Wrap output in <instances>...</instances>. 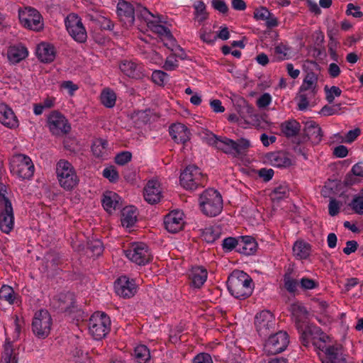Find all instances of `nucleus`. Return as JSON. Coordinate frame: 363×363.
Segmentation results:
<instances>
[{
    "label": "nucleus",
    "mask_w": 363,
    "mask_h": 363,
    "mask_svg": "<svg viewBox=\"0 0 363 363\" xmlns=\"http://www.w3.org/2000/svg\"><path fill=\"white\" fill-rule=\"evenodd\" d=\"M74 361L76 363H91L90 358L86 352L80 348H75L72 352Z\"/></svg>",
    "instance_id": "obj_46"
},
{
    "label": "nucleus",
    "mask_w": 363,
    "mask_h": 363,
    "mask_svg": "<svg viewBox=\"0 0 363 363\" xmlns=\"http://www.w3.org/2000/svg\"><path fill=\"white\" fill-rule=\"evenodd\" d=\"M193 363H213V360L209 354L200 353L194 358Z\"/></svg>",
    "instance_id": "obj_64"
},
{
    "label": "nucleus",
    "mask_w": 363,
    "mask_h": 363,
    "mask_svg": "<svg viewBox=\"0 0 363 363\" xmlns=\"http://www.w3.org/2000/svg\"><path fill=\"white\" fill-rule=\"evenodd\" d=\"M311 247L310 244L303 241L297 240L293 246V254L297 259H306L311 255Z\"/></svg>",
    "instance_id": "obj_31"
},
{
    "label": "nucleus",
    "mask_w": 363,
    "mask_h": 363,
    "mask_svg": "<svg viewBox=\"0 0 363 363\" xmlns=\"http://www.w3.org/2000/svg\"><path fill=\"white\" fill-rule=\"evenodd\" d=\"M88 328L89 334L95 340H101L110 331L111 320L106 313L96 312L89 320Z\"/></svg>",
    "instance_id": "obj_7"
},
{
    "label": "nucleus",
    "mask_w": 363,
    "mask_h": 363,
    "mask_svg": "<svg viewBox=\"0 0 363 363\" xmlns=\"http://www.w3.org/2000/svg\"><path fill=\"white\" fill-rule=\"evenodd\" d=\"M318 74L313 72H308L304 77L299 88L300 92H308L315 95L318 92Z\"/></svg>",
    "instance_id": "obj_27"
},
{
    "label": "nucleus",
    "mask_w": 363,
    "mask_h": 363,
    "mask_svg": "<svg viewBox=\"0 0 363 363\" xmlns=\"http://www.w3.org/2000/svg\"><path fill=\"white\" fill-rule=\"evenodd\" d=\"M0 298L12 304L16 299V295L12 287L3 285L0 289Z\"/></svg>",
    "instance_id": "obj_44"
},
{
    "label": "nucleus",
    "mask_w": 363,
    "mask_h": 363,
    "mask_svg": "<svg viewBox=\"0 0 363 363\" xmlns=\"http://www.w3.org/2000/svg\"><path fill=\"white\" fill-rule=\"evenodd\" d=\"M140 17L146 23L147 28L152 31L154 28L162 22L161 18L159 16H155L146 8L140 10Z\"/></svg>",
    "instance_id": "obj_35"
},
{
    "label": "nucleus",
    "mask_w": 363,
    "mask_h": 363,
    "mask_svg": "<svg viewBox=\"0 0 363 363\" xmlns=\"http://www.w3.org/2000/svg\"><path fill=\"white\" fill-rule=\"evenodd\" d=\"M164 224L167 231L176 233L181 230L184 224V214L179 211H174L167 214L164 219Z\"/></svg>",
    "instance_id": "obj_18"
},
{
    "label": "nucleus",
    "mask_w": 363,
    "mask_h": 363,
    "mask_svg": "<svg viewBox=\"0 0 363 363\" xmlns=\"http://www.w3.org/2000/svg\"><path fill=\"white\" fill-rule=\"evenodd\" d=\"M13 224L14 217L11 203L4 195L0 196V230L9 233L13 229Z\"/></svg>",
    "instance_id": "obj_14"
},
{
    "label": "nucleus",
    "mask_w": 363,
    "mask_h": 363,
    "mask_svg": "<svg viewBox=\"0 0 363 363\" xmlns=\"http://www.w3.org/2000/svg\"><path fill=\"white\" fill-rule=\"evenodd\" d=\"M291 312L296 325L301 333L300 339L305 347L313 345L322 363H346L341 348L338 346L327 345L328 337L321 330L312 325H306L308 318L306 308L297 303L291 306Z\"/></svg>",
    "instance_id": "obj_1"
},
{
    "label": "nucleus",
    "mask_w": 363,
    "mask_h": 363,
    "mask_svg": "<svg viewBox=\"0 0 363 363\" xmlns=\"http://www.w3.org/2000/svg\"><path fill=\"white\" fill-rule=\"evenodd\" d=\"M289 343L286 332L279 331L271 335L264 345V352L267 355H274L284 351Z\"/></svg>",
    "instance_id": "obj_12"
},
{
    "label": "nucleus",
    "mask_w": 363,
    "mask_h": 363,
    "mask_svg": "<svg viewBox=\"0 0 363 363\" xmlns=\"http://www.w3.org/2000/svg\"><path fill=\"white\" fill-rule=\"evenodd\" d=\"M206 135V141L208 145L234 157L243 154L250 146V142L245 138L235 141L225 137H217L211 132L207 133Z\"/></svg>",
    "instance_id": "obj_2"
},
{
    "label": "nucleus",
    "mask_w": 363,
    "mask_h": 363,
    "mask_svg": "<svg viewBox=\"0 0 363 363\" xmlns=\"http://www.w3.org/2000/svg\"><path fill=\"white\" fill-rule=\"evenodd\" d=\"M255 325L260 336H266L275 328V317L270 311H262L256 315Z\"/></svg>",
    "instance_id": "obj_15"
},
{
    "label": "nucleus",
    "mask_w": 363,
    "mask_h": 363,
    "mask_svg": "<svg viewBox=\"0 0 363 363\" xmlns=\"http://www.w3.org/2000/svg\"><path fill=\"white\" fill-rule=\"evenodd\" d=\"M345 108L342 107L341 104H336L332 106H325L320 110V113L325 116L333 115H340L344 112Z\"/></svg>",
    "instance_id": "obj_43"
},
{
    "label": "nucleus",
    "mask_w": 363,
    "mask_h": 363,
    "mask_svg": "<svg viewBox=\"0 0 363 363\" xmlns=\"http://www.w3.org/2000/svg\"><path fill=\"white\" fill-rule=\"evenodd\" d=\"M137 211L133 206H126L123 208L121 213V223L122 225L126 228L132 227L137 220Z\"/></svg>",
    "instance_id": "obj_32"
},
{
    "label": "nucleus",
    "mask_w": 363,
    "mask_h": 363,
    "mask_svg": "<svg viewBox=\"0 0 363 363\" xmlns=\"http://www.w3.org/2000/svg\"><path fill=\"white\" fill-rule=\"evenodd\" d=\"M140 69L141 67L133 61L123 60L120 65L121 72L132 78L140 77Z\"/></svg>",
    "instance_id": "obj_33"
},
{
    "label": "nucleus",
    "mask_w": 363,
    "mask_h": 363,
    "mask_svg": "<svg viewBox=\"0 0 363 363\" xmlns=\"http://www.w3.org/2000/svg\"><path fill=\"white\" fill-rule=\"evenodd\" d=\"M75 299L74 294L63 292L59 294L53 299V304L61 311H68L74 307Z\"/></svg>",
    "instance_id": "obj_22"
},
{
    "label": "nucleus",
    "mask_w": 363,
    "mask_h": 363,
    "mask_svg": "<svg viewBox=\"0 0 363 363\" xmlns=\"http://www.w3.org/2000/svg\"><path fill=\"white\" fill-rule=\"evenodd\" d=\"M107 141L103 139H96L91 145L93 154L96 157H103L106 152Z\"/></svg>",
    "instance_id": "obj_41"
},
{
    "label": "nucleus",
    "mask_w": 363,
    "mask_h": 363,
    "mask_svg": "<svg viewBox=\"0 0 363 363\" xmlns=\"http://www.w3.org/2000/svg\"><path fill=\"white\" fill-rule=\"evenodd\" d=\"M272 102V96L268 93H264L257 100V106L260 108H264L269 106Z\"/></svg>",
    "instance_id": "obj_60"
},
{
    "label": "nucleus",
    "mask_w": 363,
    "mask_h": 363,
    "mask_svg": "<svg viewBox=\"0 0 363 363\" xmlns=\"http://www.w3.org/2000/svg\"><path fill=\"white\" fill-rule=\"evenodd\" d=\"M267 162L273 167L286 168L292 164L289 155L284 151L272 152L267 154Z\"/></svg>",
    "instance_id": "obj_21"
},
{
    "label": "nucleus",
    "mask_w": 363,
    "mask_h": 363,
    "mask_svg": "<svg viewBox=\"0 0 363 363\" xmlns=\"http://www.w3.org/2000/svg\"><path fill=\"white\" fill-rule=\"evenodd\" d=\"M227 286L230 294L238 299L249 297L254 288L252 278L242 271H234L228 277Z\"/></svg>",
    "instance_id": "obj_3"
},
{
    "label": "nucleus",
    "mask_w": 363,
    "mask_h": 363,
    "mask_svg": "<svg viewBox=\"0 0 363 363\" xmlns=\"http://www.w3.org/2000/svg\"><path fill=\"white\" fill-rule=\"evenodd\" d=\"M169 134L174 142L184 144L190 140V131L182 123H175L169 127Z\"/></svg>",
    "instance_id": "obj_23"
},
{
    "label": "nucleus",
    "mask_w": 363,
    "mask_h": 363,
    "mask_svg": "<svg viewBox=\"0 0 363 363\" xmlns=\"http://www.w3.org/2000/svg\"><path fill=\"white\" fill-rule=\"evenodd\" d=\"M206 182V176L195 165L186 167L180 175V184L187 190H194L199 186H203Z\"/></svg>",
    "instance_id": "obj_8"
},
{
    "label": "nucleus",
    "mask_w": 363,
    "mask_h": 363,
    "mask_svg": "<svg viewBox=\"0 0 363 363\" xmlns=\"http://www.w3.org/2000/svg\"><path fill=\"white\" fill-rule=\"evenodd\" d=\"M133 357L137 363H147L150 359V352L147 346L140 345L135 347Z\"/></svg>",
    "instance_id": "obj_39"
},
{
    "label": "nucleus",
    "mask_w": 363,
    "mask_h": 363,
    "mask_svg": "<svg viewBox=\"0 0 363 363\" xmlns=\"http://www.w3.org/2000/svg\"><path fill=\"white\" fill-rule=\"evenodd\" d=\"M220 235L221 229L219 226H209L203 230L202 238L206 242L211 243L218 239Z\"/></svg>",
    "instance_id": "obj_38"
},
{
    "label": "nucleus",
    "mask_w": 363,
    "mask_h": 363,
    "mask_svg": "<svg viewBox=\"0 0 363 363\" xmlns=\"http://www.w3.org/2000/svg\"><path fill=\"white\" fill-rule=\"evenodd\" d=\"M102 205L108 213H111L121 207V198L113 191H106L104 194Z\"/></svg>",
    "instance_id": "obj_26"
},
{
    "label": "nucleus",
    "mask_w": 363,
    "mask_h": 363,
    "mask_svg": "<svg viewBox=\"0 0 363 363\" xmlns=\"http://www.w3.org/2000/svg\"><path fill=\"white\" fill-rule=\"evenodd\" d=\"M346 14L348 16H352L354 18H361L363 16V13L360 11V8L352 3L347 4Z\"/></svg>",
    "instance_id": "obj_59"
},
{
    "label": "nucleus",
    "mask_w": 363,
    "mask_h": 363,
    "mask_svg": "<svg viewBox=\"0 0 363 363\" xmlns=\"http://www.w3.org/2000/svg\"><path fill=\"white\" fill-rule=\"evenodd\" d=\"M289 48L283 44H279L274 48V54L279 61H282L289 58Z\"/></svg>",
    "instance_id": "obj_50"
},
{
    "label": "nucleus",
    "mask_w": 363,
    "mask_h": 363,
    "mask_svg": "<svg viewBox=\"0 0 363 363\" xmlns=\"http://www.w3.org/2000/svg\"><path fill=\"white\" fill-rule=\"evenodd\" d=\"M133 118H135L141 123H147L150 121V110L135 111Z\"/></svg>",
    "instance_id": "obj_56"
},
{
    "label": "nucleus",
    "mask_w": 363,
    "mask_h": 363,
    "mask_svg": "<svg viewBox=\"0 0 363 363\" xmlns=\"http://www.w3.org/2000/svg\"><path fill=\"white\" fill-rule=\"evenodd\" d=\"M10 167L11 173L22 179H29L34 174V164L26 155H13L10 160Z\"/></svg>",
    "instance_id": "obj_6"
},
{
    "label": "nucleus",
    "mask_w": 363,
    "mask_h": 363,
    "mask_svg": "<svg viewBox=\"0 0 363 363\" xmlns=\"http://www.w3.org/2000/svg\"><path fill=\"white\" fill-rule=\"evenodd\" d=\"M88 249L92 252L94 256H99L104 250L103 244L99 240H94L88 243Z\"/></svg>",
    "instance_id": "obj_53"
},
{
    "label": "nucleus",
    "mask_w": 363,
    "mask_h": 363,
    "mask_svg": "<svg viewBox=\"0 0 363 363\" xmlns=\"http://www.w3.org/2000/svg\"><path fill=\"white\" fill-rule=\"evenodd\" d=\"M168 78L169 75L162 70H155L152 74V81L160 86L164 85L167 82Z\"/></svg>",
    "instance_id": "obj_52"
},
{
    "label": "nucleus",
    "mask_w": 363,
    "mask_h": 363,
    "mask_svg": "<svg viewBox=\"0 0 363 363\" xmlns=\"http://www.w3.org/2000/svg\"><path fill=\"white\" fill-rule=\"evenodd\" d=\"M28 52L26 47L18 45L11 46L8 50V59L11 63H18L28 56Z\"/></svg>",
    "instance_id": "obj_30"
},
{
    "label": "nucleus",
    "mask_w": 363,
    "mask_h": 363,
    "mask_svg": "<svg viewBox=\"0 0 363 363\" xmlns=\"http://www.w3.org/2000/svg\"><path fill=\"white\" fill-rule=\"evenodd\" d=\"M117 13L125 26H131L133 24L135 21L134 8L130 3L125 0H120L117 4Z\"/></svg>",
    "instance_id": "obj_19"
},
{
    "label": "nucleus",
    "mask_w": 363,
    "mask_h": 363,
    "mask_svg": "<svg viewBox=\"0 0 363 363\" xmlns=\"http://www.w3.org/2000/svg\"><path fill=\"white\" fill-rule=\"evenodd\" d=\"M1 361L3 363H17L16 356L13 354V345L8 339L6 340L3 346Z\"/></svg>",
    "instance_id": "obj_37"
},
{
    "label": "nucleus",
    "mask_w": 363,
    "mask_h": 363,
    "mask_svg": "<svg viewBox=\"0 0 363 363\" xmlns=\"http://www.w3.org/2000/svg\"><path fill=\"white\" fill-rule=\"evenodd\" d=\"M0 123L9 128L18 126V121L13 110L4 103H0Z\"/></svg>",
    "instance_id": "obj_24"
},
{
    "label": "nucleus",
    "mask_w": 363,
    "mask_h": 363,
    "mask_svg": "<svg viewBox=\"0 0 363 363\" xmlns=\"http://www.w3.org/2000/svg\"><path fill=\"white\" fill-rule=\"evenodd\" d=\"M65 26L71 37L79 43H84L87 34L81 18L74 13L69 14L65 18Z\"/></svg>",
    "instance_id": "obj_13"
},
{
    "label": "nucleus",
    "mask_w": 363,
    "mask_h": 363,
    "mask_svg": "<svg viewBox=\"0 0 363 363\" xmlns=\"http://www.w3.org/2000/svg\"><path fill=\"white\" fill-rule=\"evenodd\" d=\"M199 37L202 41L206 43H213L216 40V35L205 28H202L199 30Z\"/></svg>",
    "instance_id": "obj_54"
},
{
    "label": "nucleus",
    "mask_w": 363,
    "mask_h": 363,
    "mask_svg": "<svg viewBox=\"0 0 363 363\" xmlns=\"http://www.w3.org/2000/svg\"><path fill=\"white\" fill-rule=\"evenodd\" d=\"M195 15L199 22H202L206 18V6L203 2L199 1L195 5Z\"/></svg>",
    "instance_id": "obj_55"
},
{
    "label": "nucleus",
    "mask_w": 363,
    "mask_h": 363,
    "mask_svg": "<svg viewBox=\"0 0 363 363\" xmlns=\"http://www.w3.org/2000/svg\"><path fill=\"white\" fill-rule=\"evenodd\" d=\"M103 176L111 182H116L119 178L118 172L113 167L104 169Z\"/></svg>",
    "instance_id": "obj_58"
},
{
    "label": "nucleus",
    "mask_w": 363,
    "mask_h": 363,
    "mask_svg": "<svg viewBox=\"0 0 363 363\" xmlns=\"http://www.w3.org/2000/svg\"><path fill=\"white\" fill-rule=\"evenodd\" d=\"M281 130L287 138L294 137L300 131L301 125L296 120H289L281 124Z\"/></svg>",
    "instance_id": "obj_34"
},
{
    "label": "nucleus",
    "mask_w": 363,
    "mask_h": 363,
    "mask_svg": "<svg viewBox=\"0 0 363 363\" xmlns=\"http://www.w3.org/2000/svg\"><path fill=\"white\" fill-rule=\"evenodd\" d=\"M56 174L60 186L66 191L73 189L79 183L74 167L65 160H60L57 163Z\"/></svg>",
    "instance_id": "obj_5"
},
{
    "label": "nucleus",
    "mask_w": 363,
    "mask_h": 363,
    "mask_svg": "<svg viewBox=\"0 0 363 363\" xmlns=\"http://www.w3.org/2000/svg\"><path fill=\"white\" fill-rule=\"evenodd\" d=\"M315 95H311L308 92H300L298 96V108L300 111H305L307 109L309 101L313 98L315 97Z\"/></svg>",
    "instance_id": "obj_45"
},
{
    "label": "nucleus",
    "mask_w": 363,
    "mask_h": 363,
    "mask_svg": "<svg viewBox=\"0 0 363 363\" xmlns=\"http://www.w3.org/2000/svg\"><path fill=\"white\" fill-rule=\"evenodd\" d=\"M144 198L151 204L159 202L162 198V189L157 180L149 181L144 189Z\"/></svg>",
    "instance_id": "obj_20"
},
{
    "label": "nucleus",
    "mask_w": 363,
    "mask_h": 363,
    "mask_svg": "<svg viewBox=\"0 0 363 363\" xmlns=\"http://www.w3.org/2000/svg\"><path fill=\"white\" fill-rule=\"evenodd\" d=\"M152 32L158 34L160 36H164L167 38L170 39V40L173 38L170 30L168 28H167L166 27L160 25V23L154 28V29L152 30Z\"/></svg>",
    "instance_id": "obj_62"
},
{
    "label": "nucleus",
    "mask_w": 363,
    "mask_h": 363,
    "mask_svg": "<svg viewBox=\"0 0 363 363\" xmlns=\"http://www.w3.org/2000/svg\"><path fill=\"white\" fill-rule=\"evenodd\" d=\"M354 212L359 215H363V196H355L349 203Z\"/></svg>",
    "instance_id": "obj_49"
},
{
    "label": "nucleus",
    "mask_w": 363,
    "mask_h": 363,
    "mask_svg": "<svg viewBox=\"0 0 363 363\" xmlns=\"http://www.w3.org/2000/svg\"><path fill=\"white\" fill-rule=\"evenodd\" d=\"M257 247L255 240L251 236L239 237L238 246V252L245 255H251L254 254Z\"/></svg>",
    "instance_id": "obj_28"
},
{
    "label": "nucleus",
    "mask_w": 363,
    "mask_h": 363,
    "mask_svg": "<svg viewBox=\"0 0 363 363\" xmlns=\"http://www.w3.org/2000/svg\"><path fill=\"white\" fill-rule=\"evenodd\" d=\"M48 125L55 135H62L69 132L71 127L66 118L57 111H52L48 118Z\"/></svg>",
    "instance_id": "obj_16"
},
{
    "label": "nucleus",
    "mask_w": 363,
    "mask_h": 363,
    "mask_svg": "<svg viewBox=\"0 0 363 363\" xmlns=\"http://www.w3.org/2000/svg\"><path fill=\"white\" fill-rule=\"evenodd\" d=\"M269 13L270 11L267 8L262 6L255 9L254 17L257 20L264 21V19H267L269 16Z\"/></svg>",
    "instance_id": "obj_63"
},
{
    "label": "nucleus",
    "mask_w": 363,
    "mask_h": 363,
    "mask_svg": "<svg viewBox=\"0 0 363 363\" xmlns=\"http://www.w3.org/2000/svg\"><path fill=\"white\" fill-rule=\"evenodd\" d=\"M132 154L130 152L125 151L118 153L115 157V162L119 165H124L130 161Z\"/></svg>",
    "instance_id": "obj_57"
},
{
    "label": "nucleus",
    "mask_w": 363,
    "mask_h": 363,
    "mask_svg": "<svg viewBox=\"0 0 363 363\" xmlns=\"http://www.w3.org/2000/svg\"><path fill=\"white\" fill-rule=\"evenodd\" d=\"M100 98L101 104L106 108H113L116 104V95L113 91L109 89L103 90Z\"/></svg>",
    "instance_id": "obj_40"
},
{
    "label": "nucleus",
    "mask_w": 363,
    "mask_h": 363,
    "mask_svg": "<svg viewBox=\"0 0 363 363\" xmlns=\"http://www.w3.org/2000/svg\"><path fill=\"white\" fill-rule=\"evenodd\" d=\"M52 320L47 310L37 311L32 322V330L35 335L39 338H45L50 334Z\"/></svg>",
    "instance_id": "obj_11"
},
{
    "label": "nucleus",
    "mask_w": 363,
    "mask_h": 363,
    "mask_svg": "<svg viewBox=\"0 0 363 363\" xmlns=\"http://www.w3.org/2000/svg\"><path fill=\"white\" fill-rule=\"evenodd\" d=\"M126 257L138 265H145L152 259L149 247L144 242H133L124 250Z\"/></svg>",
    "instance_id": "obj_9"
},
{
    "label": "nucleus",
    "mask_w": 363,
    "mask_h": 363,
    "mask_svg": "<svg viewBox=\"0 0 363 363\" xmlns=\"http://www.w3.org/2000/svg\"><path fill=\"white\" fill-rule=\"evenodd\" d=\"M36 53L38 59L46 63L52 62L55 57L54 47L45 43L38 45Z\"/></svg>",
    "instance_id": "obj_29"
},
{
    "label": "nucleus",
    "mask_w": 363,
    "mask_h": 363,
    "mask_svg": "<svg viewBox=\"0 0 363 363\" xmlns=\"http://www.w3.org/2000/svg\"><path fill=\"white\" fill-rule=\"evenodd\" d=\"M324 90L326 94V100L330 104H332L334 101L335 98L340 96L342 94L341 89L336 86H333L330 88L325 86Z\"/></svg>",
    "instance_id": "obj_48"
},
{
    "label": "nucleus",
    "mask_w": 363,
    "mask_h": 363,
    "mask_svg": "<svg viewBox=\"0 0 363 363\" xmlns=\"http://www.w3.org/2000/svg\"><path fill=\"white\" fill-rule=\"evenodd\" d=\"M199 204L201 211L210 217L216 216L223 210L222 196L213 189H208L201 194Z\"/></svg>",
    "instance_id": "obj_4"
},
{
    "label": "nucleus",
    "mask_w": 363,
    "mask_h": 363,
    "mask_svg": "<svg viewBox=\"0 0 363 363\" xmlns=\"http://www.w3.org/2000/svg\"><path fill=\"white\" fill-rule=\"evenodd\" d=\"M306 133L308 138L314 143H318L322 139V130L315 122L307 123Z\"/></svg>",
    "instance_id": "obj_36"
},
{
    "label": "nucleus",
    "mask_w": 363,
    "mask_h": 363,
    "mask_svg": "<svg viewBox=\"0 0 363 363\" xmlns=\"http://www.w3.org/2000/svg\"><path fill=\"white\" fill-rule=\"evenodd\" d=\"M284 288L290 294H295L299 286V281L293 278L290 273H286L284 276Z\"/></svg>",
    "instance_id": "obj_42"
},
{
    "label": "nucleus",
    "mask_w": 363,
    "mask_h": 363,
    "mask_svg": "<svg viewBox=\"0 0 363 363\" xmlns=\"http://www.w3.org/2000/svg\"><path fill=\"white\" fill-rule=\"evenodd\" d=\"M177 67L178 61L174 55H169L167 57L163 66L164 69L167 71L174 70Z\"/></svg>",
    "instance_id": "obj_61"
},
{
    "label": "nucleus",
    "mask_w": 363,
    "mask_h": 363,
    "mask_svg": "<svg viewBox=\"0 0 363 363\" xmlns=\"http://www.w3.org/2000/svg\"><path fill=\"white\" fill-rule=\"evenodd\" d=\"M238 242L239 237L238 238L233 237L225 238L223 240V249L224 250L225 252H230L233 250L238 252Z\"/></svg>",
    "instance_id": "obj_47"
},
{
    "label": "nucleus",
    "mask_w": 363,
    "mask_h": 363,
    "mask_svg": "<svg viewBox=\"0 0 363 363\" xmlns=\"http://www.w3.org/2000/svg\"><path fill=\"white\" fill-rule=\"evenodd\" d=\"M318 286L319 284L317 281L308 277H303L299 280V286L304 291L316 289Z\"/></svg>",
    "instance_id": "obj_51"
},
{
    "label": "nucleus",
    "mask_w": 363,
    "mask_h": 363,
    "mask_svg": "<svg viewBox=\"0 0 363 363\" xmlns=\"http://www.w3.org/2000/svg\"><path fill=\"white\" fill-rule=\"evenodd\" d=\"M207 277V270L203 267H194L189 274L191 286L197 289L201 288L203 285Z\"/></svg>",
    "instance_id": "obj_25"
},
{
    "label": "nucleus",
    "mask_w": 363,
    "mask_h": 363,
    "mask_svg": "<svg viewBox=\"0 0 363 363\" xmlns=\"http://www.w3.org/2000/svg\"><path fill=\"white\" fill-rule=\"evenodd\" d=\"M116 293L123 298H130L136 293L137 287L133 279L125 276L121 277L115 282Z\"/></svg>",
    "instance_id": "obj_17"
},
{
    "label": "nucleus",
    "mask_w": 363,
    "mask_h": 363,
    "mask_svg": "<svg viewBox=\"0 0 363 363\" xmlns=\"http://www.w3.org/2000/svg\"><path fill=\"white\" fill-rule=\"evenodd\" d=\"M18 17L21 24L26 28L40 31L43 28V19L40 12L34 8L26 7L20 9Z\"/></svg>",
    "instance_id": "obj_10"
}]
</instances>
